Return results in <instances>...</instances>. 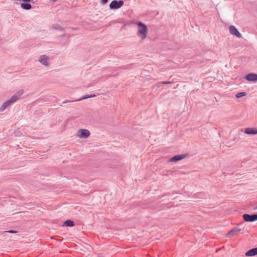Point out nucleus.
I'll return each mask as SVG.
<instances>
[{
  "label": "nucleus",
  "mask_w": 257,
  "mask_h": 257,
  "mask_svg": "<svg viewBox=\"0 0 257 257\" xmlns=\"http://www.w3.org/2000/svg\"><path fill=\"white\" fill-rule=\"evenodd\" d=\"M23 93V90L21 89L18 91L16 93L13 95L10 99L7 100L2 104L0 107V112L4 111L11 104L16 102L17 100L20 99Z\"/></svg>",
  "instance_id": "f257e3e1"
},
{
  "label": "nucleus",
  "mask_w": 257,
  "mask_h": 257,
  "mask_svg": "<svg viewBox=\"0 0 257 257\" xmlns=\"http://www.w3.org/2000/svg\"><path fill=\"white\" fill-rule=\"evenodd\" d=\"M138 26V36L142 38V39H144L147 37L148 28L146 25L141 22H138L137 23Z\"/></svg>",
  "instance_id": "f03ea898"
},
{
  "label": "nucleus",
  "mask_w": 257,
  "mask_h": 257,
  "mask_svg": "<svg viewBox=\"0 0 257 257\" xmlns=\"http://www.w3.org/2000/svg\"><path fill=\"white\" fill-rule=\"evenodd\" d=\"M124 2L122 0H120L119 1L113 0L109 4V8L111 10L118 9L121 8Z\"/></svg>",
  "instance_id": "7ed1b4c3"
},
{
  "label": "nucleus",
  "mask_w": 257,
  "mask_h": 257,
  "mask_svg": "<svg viewBox=\"0 0 257 257\" xmlns=\"http://www.w3.org/2000/svg\"><path fill=\"white\" fill-rule=\"evenodd\" d=\"M243 218L246 222H253L257 220V213L253 214H244Z\"/></svg>",
  "instance_id": "20e7f679"
},
{
  "label": "nucleus",
  "mask_w": 257,
  "mask_h": 257,
  "mask_svg": "<svg viewBox=\"0 0 257 257\" xmlns=\"http://www.w3.org/2000/svg\"><path fill=\"white\" fill-rule=\"evenodd\" d=\"M229 31L230 34L235 36L237 38H241V34L237 30V29L233 25H231L229 27Z\"/></svg>",
  "instance_id": "39448f33"
},
{
  "label": "nucleus",
  "mask_w": 257,
  "mask_h": 257,
  "mask_svg": "<svg viewBox=\"0 0 257 257\" xmlns=\"http://www.w3.org/2000/svg\"><path fill=\"white\" fill-rule=\"evenodd\" d=\"M187 156V154H181L175 155L170 159V162H176L181 160L186 157Z\"/></svg>",
  "instance_id": "423d86ee"
},
{
  "label": "nucleus",
  "mask_w": 257,
  "mask_h": 257,
  "mask_svg": "<svg viewBox=\"0 0 257 257\" xmlns=\"http://www.w3.org/2000/svg\"><path fill=\"white\" fill-rule=\"evenodd\" d=\"M78 132L79 137L82 138H87L90 135L89 131L86 129H80Z\"/></svg>",
  "instance_id": "0eeeda50"
},
{
  "label": "nucleus",
  "mask_w": 257,
  "mask_h": 257,
  "mask_svg": "<svg viewBox=\"0 0 257 257\" xmlns=\"http://www.w3.org/2000/svg\"><path fill=\"white\" fill-rule=\"evenodd\" d=\"M245 78L248 81H257V74L249 73L245 76Z\"/></svg>",
  "instance_id": "6e6552de"
},
{
  "label": "nucleus",
  "mask_w": 257,
  "mask_h": 257,
  "mask_svg": "<svg viewBox=\"0 0 257 257\" xmlns=\"http://www.w3.org/2000/svg\"><path fill=\"white\" fill-rule=\"evenodd\" d=\"M39 61L45 66H48L49 65L48 62V57L45 55H41Z\"/></svg>",
  "instance_id": "1a4fd4ad"
},
{
  "label": "nucleus",
  "mask_w": 257,
  "mask_h": 257,
  "mask_svg": "<svg viewBox=\"0 0 257 257\" xmlns=\"http://www.w3.org/2000/svg\"><path fill=\"white\" fill-rule=\"evenodd\" d=\"M240 230L241 229L238 228V227H234L227 233L226 236L227 237H231L234 236V235L237 234V233L239 232Z\"/></svg>",
  "instance_id": "9d476101"
},
{
  "label": "nucleus",
  "mask_w": 257,
  "mask_h": 257,
  "mask_svg": "<svg viewBox=\"0 0 257 257\" xmlns=\"http://www.w3.org/2000/svg\"><path fill=\"white\" fill-rule=\"evenodd\" d=\"M257 255V247L253 248L245 252V255L252 256Z\"/></svg>",
  "instance_id": "9b49d317"
},
{
  "label": "nucleus",
  "mask_w": 257,
  "mask_h": 257,
  "mask_svg": "<svg viewBox=\"0 0 257 257\" xmlns=\"http://www.w3.org/2000/svg\"><path fill=\"white\" fill-rule=\"evenodd\" d=\"M244 133L248 135H256L257 134V128L248 127L245 128Z\"/></svg>",
  "instance_id": "f8f14e48"
},
{
  "label": "nucleus",
  "mask_w": 257,
  "mask_h": 257,
  "mask_svg": "<svg viewBox=\"0 0 257 257\" xmlns=\"http://www.w3.org/2000/svg\"><path fill=\"white\" fill-rule=\"evenodd\" d=\"M75 225V223L73 221L71 220H66L65 221L63 224V226H68V227H73Z\"/></svg>",
  "instance_id": "ddd939ff"
},
{
  "label": "nucleus",
  "mask_w": 257,
  "mask_h": 257,
  "mask_svg": "<svg viewBox=\"0 0 257 257\" xmlns=\"http://www.w3.org/2000/svg\"><path fill=\"white\" fill-rule=\"evenodd\" d=\"M21 7L22 9L26 10H30L32 8V5L30 4H29L26 2L22 3L21 5Z\"/></svg>",
  "instance_id": "4468645a"
},
{
  "label": "nucleus",
  "mask_w": 257,
  "mask_h": 257,
  "mask_svg": "<svg viewBox=\"0 0 257 257\" xmlns=\"http://www.w3.org/2000/svg\"><path fill=\"white\" fill-rule=\"evenodd\" d=\"M52 28L55 29V30H59L60 31H62L63 32H64L65 30L63 28H62L61 26H60L59 24H55L53 25L52 26Z\"/></svg>",
  "instance_id": "2eb2a0df"
},
{
  "label": "nucleus",
  "mask_w": 257,
  "mask_h": 257,
  "mask_svg": "<svg viewBox=\"0 0 257 257\" xmlns=\"http://www.w3.org/2000/svg\"><path fill=\"white\" fill-rule=\"evenodd\" d=\"M246 93L244 92H238V93H237L235 95V96L239 98H240L243 96H245L246 95Z\"/></svg>",
  "instance_id": "dca6fc26"
},
{
  "label": "nucleus",
  "mask_w": 257,
  "mask_h": 257,
  "mask_svg": "<svg viewBox=\"0 0 257 257\" xmlns=\"http://www.w3.org/2000/svg\"><path fill=\"white\" fill-rule=\"evenodd\" d=\"M88 98H90V95L87 94L79 99L78 100L80 101Z\"/></svg>",
  "instance_id": "f3484780"
},
{
  "label": "nucleus",
  "mask_w": 257,
  "mask_h": 257,
  "mask_svg": "<svg viewBox=\"0 0 257 257\" xmlns=\"http://www.w3.org/2000/svg\"><path fill=\"white\" fill-rule=\"evenodd\" d=\"M18 231H16V230H8V231H4V232H8V233H17Z\"/></svg>",
  "instance_id": "a211bd4d"
},
{
  "label": "nucleus",
  "mask_w": 257,
  "mask_h": 257,
  "mask_svg": "<svg viewBox=\"0 0 257 257\" xmlns=\"http://www.w3.org/2000/svg\"><path fill=\"white\" fill-rule=\"evenodd\" d=\"M170 83H172V82L171 81H162V82H159V84H170Z\"/></svg>",
  "instance_id": "6ab92c4d"
},
{
  "label": "nucleus",
  "mask_w": 257,
  "mask_h": 257,
  "mask_svg": "<svg viewBox=\"0 0 257 257\" xmlns=\"http://www.w3.org/2000/svg\"><path fill=\"white\" fill-rule=\"evenodd\" d=\"M108 1V0H101V4L102 5L106 4V3H107Z\"/></svg>",
  "instance_id": "aec40b11"
},
{
  "label": "nucleus",
  "mask_w": 257,
  "mask_h": 257,
  "mask_svg": "<svg viewBox=\"0 0 257 257\" xmlns=\"http://www.w3.org/2000/svg\"><path fill=\"white\" fill-rule=\"evenodd\" d=\"M95 96H96L95 94H91V95H90V98L94 97H95Z\"/></svg>",
  "instance_id": "412c9836"
},
{
  "label": "nucleus",
  "mask_w": 257,
  "mask_h": 257,
  "mask_svg": "<svg viewBox=\"0 0 257 257\" xmlns=\"http://www.w3.org/2000/svg\"><path fill=\"white\" fill-rule=\"evenodd\" d=\"M163 84H159V82L157 84V86L158 87H160Z\"/></svg>",
  "instance_id": "4be33fe9"
},
{
  "label": "nucleus",
  "mask_w": 257,
  "mask_h": 257,
  "mask_svg": "<svg viewBox=\"0 0 257 257\" xmlns=\"http://www.w3.org/2000/svg\"><path fill=\"white\" fill-rule=\"evenodd\" d=\"M68 101V100H67V101H64V102H63V103H66V102H67Z\"/></svg>",
  "instance_id": "5701e85b"
},
{
  "label": "nucleus",
  "mask_w": 257,
  "mask_h": 257,
  "mask_svg": "<svg viewBox=\"0 0 257 257\" xmlns=\"http://www.w3.org/2000/svg\"><path fill=\"white\" fill-rule=\"evenodd\" d=\"M61 36H62V37H64V36H65V34H63V35H62Z\"/></svg>",
  "instance_id": "b1692460"
}]
</instances>
